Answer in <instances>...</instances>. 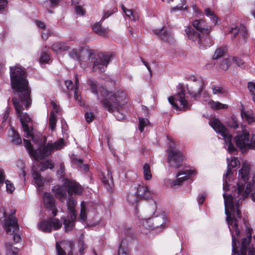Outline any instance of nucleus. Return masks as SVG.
Returning a JSON list of instances; mask_svg holds the SVG:
<instances>
[{
    "label": "nucleus",
    "instance_id": "f257e3e1",
    "mask_svg": "<svg viewBox=\"0 0 255 255\" xmlns=\"http://www.w3.org/2000/svg\"><path fill=\"white\" fill-rule=\"evenodd\" d=\"M10 77L14 95L12 101L16 113L21 123L25 136L34 141L33 128H29L27 125L31 119L26 112H23L28 110L32 103L31 90L26 79L25 72L19 66L11 67L10 68Z\"/></svg>",
    "mask_w": 255,
    "mask_h": 255
},
{
    "label": "nucleus",
    "instance_id": "f03ea898",
    "mask_svg": "<svg viewBox=\"0 0 255 255\" xmlns=\"http://www.w3.org/2000/svg\"><path fill=\"white\" fill-rule=\"evenodd\" d=\"M238 187L235 189V191L227 196L226 193L223 194L225 204V212L226 215V220L229 224L230 230L232 233L235 231L236 234L239 233L237 227L236 222L233 224V222L229 221L230 212L233 213V216L240 218L241 212L240 207L242 204L243 199L247 197L249 195L252 197L253 200L255 202V182H250L248 183L245 190L244 185L240 183L237 184Z\"/></svg>",
    "mask_w": 255,
    "mask_h": 255
},
{
    "label": "nucleus",
    "instance_id": "7ed1b4c3",
    "mask_svg": "<svg viewBox=\"0 0 255 255\" xmlns=\"http://www.w3.org/2000/svg\"><path fill=\"white\" fill-rule=\"evenodd\" d=\"M69 54L73 59L78 60L83 68H86L90 62H93V71L101 73L105 71L111 59L109 55L103 53H99L96 56L94 50L88 48L82 49L79 56L74 49L70 51Z\"/></svg>",
    "mask_w": 255,
    "mask_h": 255
},
{
    "label": "nucleus",
    "instance_id": "20e7f679",
    "mask_svg": "<svg viewBox=\"0 0 255 255\" xmlns=\"http://www.w3.org/2000/svg\"><path fill=\"white\" fill-rule=\"evenodd\" d=\"M192 25L198 32L191 26L187 27L185 32L189 39L201 49L211 46L213 40L210 35L211 29L206 22L202 19H195L192 22Z\"/></svg>",
    "mask_w": 255,
    "mask_h": 255
},
{
    "label": "nucleus",
    "instance_id": "39448f33",
    "mask_svg": "<svg viewBox=\"0 0 255 255\" xmlns=\"http://www.w3.org/2000/svg\"><path fill=\"white\" fill-rule=\"evenodd\" d=\"M229 221L233 222V224H235L236 222L237 227L239 231V233L236 234L235 231H234V233H232V232L230 230L232 237V252L234 253V255H255V247L253 248L252 246L251 245V241L252 240V229L249 227L248 223H247L245 221H244V226L246 229V237H242L241 238V243L240 247V254H239V252L237 251V242H238V244H240V242H238V239L239 238L241 237L242 234L240 233V231L238 227V220L236 218V215L233 216V218L232 219L231 215H230ZM228 227L229 228H230L229 226ZM229 230H230V229H229Z\"/></svg>",
    "mask_w": 255,
    "mask_h": 255
},
{
    "label": "nucleus",
    "instance_id": "423d86ee",
    "mask_svg": "<svg viewBox=\"0 0 255 255\" xmlns=\"http://www.w3.org/2000/svg\"><path fill=\"white\" fill-rule=\"evenodd\" d=\"M91 92L97 96V99L103 104V101L107 100L114 106L122 107L128 103L126 94L121 90L115 93L108 92L102 86L98 87L95 81L92 79L88 81Z\"/></svg>",
    "mask_w": 255,
    "mask_h": 255
},
{
    "label": "nucleus",
    "instance_id": "0eeeda50",
    "mask_svg": "<svg viewBox=\"0 0 255 255\" xmlns=\"http://www.w3.org/2000/svg\"><path fill=\"white\" fill-rule=\"evenodd\" d=\"M0 212L2 213V217L0 219V223L7 234L12 235L18 230L17 220L15 216V212L11 211L7 213L3 208L0 209Z\"/></svg>",
    "mask_w": 255,
    "mask_h": 255
},
{
    "label": "nucleus",
    "instance_id": "6e6552de",
    "mask_svg": "<svg viewBox=\"0 0 255 255\" xmlns=\"http://www.w3.org/2000/svg\"><path fill=\"white\" fill-rule=\"evenodd\" d=\"M209 125L218 133L220 134L224 139L226 144H228V150L230 152L235 151L236 147L232 143V136L229 133L228 130L217 119L211 118L209 122Z\"/></svg>",
    "mask_w": 255,
    "mask_h": 255
},
{
    "label": "nucleus",
    "instance_id": "1a4fd4ad",
    "mask_svg": "<svg viewBox=\"0 0 255 255\" xmlns=\"http://www.w3.org/2000/svg\"><path fill=\"white\" fill-rule=\"evenodd\" d=\"M65 146L64 140L62 138L59 139L58 141L53 143L48 142L43 147H40L36 151L35 159H42L45 156L50 155L54 150H59Z\"/></svg>",
    "mask_w": 255,
    "mask_h": 255
},
{
    "label": "nucleus",
    "instance_id": "9d476101",
    "mask_svg": "<svg viewBox=\"0 0 255 255\" xmlns=\"http://www.w3.org/2000/svg\"><path fill=\"white\" fill-rule=\"evenodd\" d=\"M167 219L165 213H162L159 216L143 220V226L146 229L155 230L159 229L162 231L166 227Z\"/></svg>",
    "mask_w": 255,
    "mask_h": 255
},
{
    "label": "nucleus",
    "instance_id": "9b49d317",
    "mask_svg": "<svg viewBox=\"0 0 255 255\" xmlns=\"http://www.w3.org/2000/svg\"><path fill=\"white\" fill-rule=\"evenodd\" d=\"M168 101L174 108L180 111L189 109L190 106L185 97V93L182 89L174 96L169 97Z\"/></svg>",
    "mask_w": 255,
    "mask_h": 255
},
{
    "label": "nucleus",
    "instance_id": "f8f14e48",
    "mask_svg": "<svg viewBox=\"0 0 255 255\" xmlns=\"http://www.w3.org/2000/svg\"><path fill=\"white\" fill-rule=\"evenodd\" d=\"M250 133L246 128L245 126L242 127V131L239 132L235 137L236 145L239 147L242 152H245L247 149L249 148Z\"/></svg>",
    "mask_w": 255,
    "mask_h": 255
},
{
    "label": "nucleus",
    "instance_id": "ddd939ff",
    "mask_svg": "<svg viewBox=\"0 0 255 255\" xmlns=\"http://www.w3.org/2000/svg\"><path fill=\"white\" fill-rule=\"evenodd\" d=\"M62 223L60 221L55 218H49L47 221H42L38 224L39 229L44 232L50 233L52 229L54 230L60 229Z\"/></svg>",
    "mask_w": 255,
    "mask_h": 255
},
{
    "label": "nucleus",
    "instance_id": "4468645a",
    "mask_svg": "<svg viewBox=\"0 0 255 255\" xmlns=\"http://www.w3.org/2000/svg\"><path fill=\"white\" fill-rule=\"evenodd\" d=\"M183 156L182 153L178 150L169 149L167 162L170 166L179 168L182 164Z\"/></svg>",
    "mask_w": 255,
    "mask_h": 255
},
{
    "label": "nucleus",
    "instance_id": "2eb2a0df",
    "mask_svg": "<svg viewBox=\"0 0 255 255\" xmlns=\"http://www.w3.org/2000/svg\"><path fill=\"white\" fill-rule=\"evenodd\" d=\"M230 32L233 34L232 39L239 36V42L241 44L244 43L248 38V33L244 25L241 24L239 26L232 28Z\"/></svg>",
    "mask_w": 255,
    "mask_h": 255
},
{
    "label": "nucleus",
    "instance_id": "dca6fc26",
    "mask_svg": "<svg viewBox=\"0 0 255 255\" xmlns=\"http://www.w3.org/2000/svg\"><path fill=\"white\" fill-rule=\"evenodd\" d=\"M193 80L195 83L188 89V93L193 98H196L201 95L203 91L204 82L200 79H196L193 77Z\"/></svg>",
    "mask_w": 255,
    "mask_h": 255
},
{
    "label": "nucleus",
    "instance_id": "f3484780",
    "mask_svg": "<svg viewBox=\"0 0 255 255\" xmlns=\"http://www.w3.org/2000/svg\"><path fill=\"white\" fill-rule=\"evenodd\" d=\"M103 105L108 109L109 112L113 113L118 121H122L125 119V115L120 111L119 106H114L107 100L103 101Z\"/></svg>",
    "mask_w": 255,
    "mask_h": 255
},
{
    "label": "nucleus",
    "instance_id": "a211bd4d",
    "mask_svg": "<svg viewBox=\"0 0 255 255\" xmlns=\"http://www.w3.org/2000/svg\"><path fill=\"white\" fill-rule=\"evenodd\" d=\"M133 188L135 189V192L140 200L147 199L152 197V192L146 186L143 184H138L135 185Z\"/></svg>",
    "mask_w": 255,
    "mask_h": 255
},
{
    "label": "nucleus",
    "instance_id": "6ab92c4d",
    "mask_svg": "<svg viewBox=\"0 0 255 255\" xmlns=\"http://www.w3.org/2000/svg\"><path fill=\"white\" fill-rule=\"evenodd\" d=\"M42 198L44 207L51 210L54 216H56L57 209L55 207V201L52 195L50 193L45 192L43 194Z\"/></svg>",
    "mask_w": 255,
    "mask_h": 255
},
{
    "label": "nucleus",
    "instance_id": "aec40b11",
    "mask_svg": "<svg viewBox=\"0 0 255 255\" xmlns=\"http://www.w3.org/2000/svg\"><path fill=\"white\" fill-rule=\"evenodd\" d=\"M227 161L228 170L226 174L223 176V189L224 190H228L229 189L227 178V176H229L232 173L231 168L236 167L239 163L238 159L236 157H232L230 161L229 158H227Z\"/></svg>",
    "mask_w": 255,
    "mask_h": 255
},
{
    "label": "nucleus",
    "instance_id": "412c9836",
    "mask_svg": "<svg viewBox=\"0 0 255 255\" xmlns=\"http://www.w3.org/2000/svg\"><path fill=\"white\" fill-rule=\"evenodd\" d=\"M194 171L191 170H180L176 174L178 177L171 183L172 187L175 188V186L179 185L182 182L188 179V175L193 174Z\"/></svg>",
    "mask_w": 255,
    "mask_h": 255
},
{
    "label": "nucleus",
    "instance_id": "4be33fe9",
    "mask_svg": "<svg viewBox=\"0 0 255 255\" xmlns=\"http://www.w3.org/2000/svg\"><path fill=\"white\" fill-rule=\"evenodd\" d=\"M250 170V165L247 162H244L241 169L239 171V177L245 183L249 179V175Z\"/></svg>",
    "mask_w": 255,
    "mask_h": 255
},
{
    "label": "nucleus",
    "instance_id": "5701e85b",
    "mask_svg": "<svg viewBox=\"0 0 255 255\" xmlns=\"http://www.w3.org/2000/svg\"><path fill=\"white\" fill-rule=\"evenodd\" d=\"M68 192L69 193H74L80 194L83 192V188L78 183L75 181H68Z\"/></svg>",
    "mask_w": 255,
    "mask_h": 255
},
{
    "label": "nucleus",
    "instance_id": "b1692460",
    "mask_svg": "<svg viewBox=\"0 0 255 255\" xmlns=\"http://www.w3.org/2000/svg\"><path fill=\"white\" fill-rule=\"evenodd\" d=\"M8 135L10 138V140L12 143L16 145L21 144L22 139L20 135L13 128H11L8 131Z\"/></svg>",
    "mask_w": 255,
    "mask_h": 255
},
{
    "label": "nucleus",
    "instance_id": "393cba45",
    "mask_svg": "<svg viewBox=\"0 0 255 255\" xmlns=\"http://www.w3.org/2000/svg\"><path fill=\"white\" fill-rule=\"evenodd\" d=\"M55 195L61 201H63L66 198L67 194L65 188L59 186H55L52 189Z\"/></svg>",
    "mask_w": 255,
    "mask_h": 255
},
{
    "label": "nucleus",
    "instance_id": "a878e982",
    "mask_svg": "<svg viewBox=\"0 0 255 255\" xmlns=\"http://www.w3.org/2000/svg\"><path fill=\"white\" fill-rule=\"evenodd\" d=\"M127 201L131 204H135L140 200L138 195L135 192V189L131 187L127 196Z\"/></svg>",
    "mask_w": 255,
    "mask_h": 255
},
{
    "label": "nucleus",
    "instance_id": "bb28decb",
    "mask_svg": "<svg viewBox=\"0 0 255 255\" xmlns=\"http://www.w3.org/2000/svg\"><path fill=\"white\" fill-rule=\"evenodd\" d=\"M211 89L214 95H222L228 92V89L220 84H213L211 85Z\"/></svg>",
    "mask_w": 255,
    "mask_h": 255
},
{
    "label": "nucleus",
    "instance_id": "cd10ccee",
    "mask_svg": "<svg viewBox=\"0 0 255 255\" xmlns=\"http://www.w3.org/2000/svg\"><path fill=\"white\" fill-rule=\"evenodd\" d=\"M76 202L73 199H69L67 201V206L69 212V215L72 220H75L76 218L75 206Z\"/></svg>",
    "mask_w": 255,
    "mask_h": 255
},
{
    "label": "nucleus",
    "instance_id": "c85d7f7f",
    "mask_svg": "<svg viewBox=\"0 0 255 255\" xmlns=\"http://www.w3.org/2000/svg\"><path fill=\"white\" fill-rule=\"evenodd\" d=\"M69 48V46L64 42H56L52 46V49L56 53L66 51Z\"/></svg>",
    "mask_w": 255,
    "mask_h": 255
},
{
    "label": "nucleus",
    "instance_id": "c756f323",
    "mask_svg": "<svg viewBox=\"0 0 255 255\" xmlns=\"http://www.w3.org/2000/svg\"><path fill=\"white\" fill-rule=\"evenodd\" d=\"M155 34L159 36L162 39L169 42L170 39V34L164 29V27L159 29H156L153 30Z\"/></svg>",
    "mask_w": 255,
    "mask_h": 255
},
{
    "label": "nucleus",
    "instance_id": "7c9ffc66",
    "mask_svg": "<svg viewBox=\"0 0 255 255\" xmlns=\"http://www.w3.org/2000/svg\"><path fill=\"white\" fill-rule=\"evenodd\" d=\"M93 29L97 34L103 37L107 36L108 30L102 27L100 22L95 23L93 26Z\"/></svg>",
    "mask_w": 255,
    "mask_h": 255
},
{
    "label": "nucleus",
    "instance_id": "2f4dec72",
    "mask_svg": "<svg viewBox=\"0 0 255 255\" xmlns=\"http://www.w3.org/2000/svg\"><path fill=\"white\" fill-rule=\"evenodd\" d=\"M5 248L8 255H18V249L13 247L11 243H6Z\"/></svg>",
    "mask_w": 255,
    "mask_h": 255
},
{
    "label": "nucleus",
    "instance_id": "473e14b6",
    "mask_svg": "<svg viewBox=\"0 0 255 255\" xmlns=\"http://www.w3.org/2000/svg\"><path fill=\"white\" fill-rule=\"evenodd\" d=\"M241 116L242 118L245 119L249 124H251L255 122V118L253 114L250 112L242 111Z\"/></svg>",
    "mask_w": 255,
    "mask_h": 255
},
{
    "label": "nucleus",
    "instance_id": "72a5a7b5",
    "mask_svg": "<svg viewBox=\"0 0 255 255\" xmlns=\"http://www.w3.org/2000/svg\"><path fill=\"white\" fill-rule=\"evenodd\" d=\"M143 173L144 178L146 180H149L152 178L150 168L148 164L145 163L143 166Z\"/></svg>",
    "mask_w": 255,
    "mask_h": 255
},
{
    "label": "nucleus",
    "instance_id": "f704fd0d",
    "mask_svg": "<svg viewBox=\"0 0 255 255\" xmlns=\"http://www.w3.org/2000/svg\"><path fill=\"white\" fill-rule=\"evenodd\" d=\"M32 176L34 179L35 184L38 187H41L43 185L44 181L39 173L36 171L33 172L32 173Z\"/></svg>",
    "mask_w": 255,
    "mask_h": 255
},
{
    "label": "nucleus",
    "instance_id": "c9c22d12",
    "mask_svg": "<svg viewBox=\"0 0 255 255\" xmlns=\"http://www.w3.org/2000/svg\"><path fill=\"white\" fill-rule=\"evenodd\" d=\"M57 123V118L54 111L51 112L49 118V127L51 130H54L55 128Z\"/></svg>",
    "mask_w": 255,
    "mask_h": 255
},
{
    "label": "nucleus",
    "instance_id": "e433bc0d",
    "mask_svg": "<svg viewBox=\"0 0 255 255\" xmlns=\"http://www.w3.org/2000/svg\"><path fill=\"white\" fill-rule=\"evenodd\" d=\"M23 141L24 143V146L28 151V152L30 154V155L33 156L34 158H35V154L36 153V151L34 150L33 149L30 141L27 139H24Z\"/></svg>",
    "mask_w": 255,
    "mask_h": 255
},
{
    "label": "nucleus",
    "instance_id": "4c0bfd02",
    "mask_svg": "<svg viewBox=\"0 0 255 255\" xmlns=\"http://www.w3.org/2000/svg\"><path fill=\"white\" fill-rule=\"evenodd\" d=\"M63 220V224L64 225V228L66 232L71 231L74 226V220L71 218V220H66L65 217L62 218Z\"/></svg>",
    "mask_w": 255,
    "mask_h": 255
},
{
    "label": "nucleus",
    "instance_id": "58836bf2",
    "mask_svg": "<svg viewBox=\"0 0 255 255\" xmlns=\"http://www.w3.org/2000/svg\"><path fill=\"white\" fill-rule=\"evenodd\" d=\"M209 104L212 109L214 110H219L228 108V105L223 104L219 102L211 101Z\"/></svg>",
    "mask_w": 255,
    "mask_h": 255
},
{
    "label": "nucleus",
    "instance_id": "ea45409f",
    "mask_svg": "<svg viewBox=\"0 0 255 255\" xmlns=\"http://www.w3.org/2000/svg\"><path fill=\"white\" fill-rule=\"evenodd\" d=\"M205 13L207 16L209 17L213 21L214 25H216L218 22V17L215 15L214 13L209 8H207L205 10Z\"/></svg>",
    "mask_w": 255,
    "mask_h": 255
},
{
    "label": "nucleus",
    "instance_id": "a19ab883",
    "mask_svg": "<svg viewBox=\"0 0 255 255\" xmlns=\"http://www.w3.org/2000/svg\"><path fill=\"white\" fill-rule=\"evenodd\" d=\"M149 121L147 119L142 118H139V129L142 132L143 131L144 128L149 125Z\"/></svg>",
    "mask_w": 255,
    "mask_h": 255
},
{
    "label": "nucleus",
    "instance_id": "79ce46f5",
    "mask_svg": "<svg viewBox=\"0 0 255 255\" xmlns=\"http://www.w3.org/2000/svg\"><path fill=\"white\" fill-rule=\"evenodd\" d=\"M124 12L125 13L127 17L132 19L133 21H135L138 19V16L136 13L133 12V11L131 9H127Z\"/></svg>",
    "mask_w": 255,
    "mask_h": 255
},
{
    "label": "nucleus",
    "instance_id": "37998d69",
    "mask_svg": "<svg viewBox=\"0 0 255 255\" xmlns=\"http://www.w3.org/2000/svg\"><path fill=\"white\" fill-rule=\"evenodd\" d=\"M225 53L226 49L223 47H220L216 50L213 58L214 59H217L223 56Z\"/></svg>",
    "mask_w": 255,
    "mask_h": 255
},
{
    "label": "nucleus",
    "instance_id": "c03bdc74",
    "mask_svg": "<svg viewBox=\"0 0 255 255\" xmlns=\"http://www.w3.org/2000/svg\"><path fill=\"white\" fill-rule=\"evenodd\" d=\"M55 246L57 255H66V252L63 249L65 248L64 246L62 247L59 243L56 242Z\"/></svg>",
    "mask_w": 255,
    "mask_h": 255
},
{
    "label": "nucleus",
    "instance_id": "a18cd8bd",
    "mask_svg": "<svg viewBox=\"0 0 255 255\" xmlns=\"http://www.w3.org/2000/svg\"><path fill=\"white\" fill-rule=\"evenodd\" d=\"M124 241H122L120 245L118 254L119 255H128V249L123 246Z\"/></svg>",
    "mask_w": 255,
    "mask_h": 255
},
{
    "label": "nucleus",
    "instance_id": "49530a36",
    "mask_svg": "<svg viewBox=\"0 0 255 255\" xmlns=\"http://www.w3.org/2000/svg\"><path fill=\"white\" fill-rule=\"evenodd\" d=\"M227 124L229 127L233 128V129H236L239 127L237 121L235 120V118H232L231 119L229 120L227 122Z\"/></svg>",
    "mask_w": 255,
    "mask_h": 255
},
{
    "label": "nucleus",
    "instance_id": "de8ad7c7",
    "mask_svg": "<svg viewBox=\"0 0 255 255\" xmlns=\"http://www.w3.org/2000/svg\"><path fill=\"white\" fill-rule=\"evenodd\" d=\"M54 168V164L51 160H47L42 164L41 170H44L46 169L49 168L52 169Z\"/></svg>",
    "mask_w": 255,
    "mask_h": 255
},
{
    "label": "nucleus",
    "instance_id": "09e8293b",
    "mask_svg": "<svg viewBox=\"0 0 255 255\" xmlns=\"http://www.w3.org/2000/svg\"><path fill=\"white\" fill-rule=\"evenodd\" d=\"M50 60V56L46 52H42L39 58V61L41 63H47Z\"/></svg>",
    "mask_w": 255,
    "mask_h": 255
},
{
    "label": "nucleus",
    "instance_id": "8fccbe9b",
    "mask_svg": "<svg viewBox=\"0 0 255 255\" xmlns=\"http://www.w3.org/2000/svg\"><path fill=\"white\" fill-rule=\"evenodd\" d=\"M80 218L83 221H85L87 219L86 210V207L84 205V203H81V209L80 213Z\"/></svg>",
    "mask_w": 255,
    "mask_h": 255
},
{
    "label": "nucleus",
    "instance_id": "3c124183",
    "mask_svg": "<svg viewBox=\"0 0 255 255\" xmlns=\"http://www.w3.org/2000/svg\"><path fill=\"white\" fill-rule=\"evenodd\" d=\"M85 117L86 121L88 123H91L94 120L95 115L92 112L90 111H87L85 114Z\"/></svg>",
    "mask_w": 255,
    "mask_h": 255
},
{
    "label": "nucleus",
    "instance_id": "603ef678",
    "mask_svg": "<svg viewBox=\"0 0 255 255\" xmlns=\"http://www.w3.org/2000/svg\"><path fill=\"white\" fill-rule=\"evenodd\" d=\"M233 61L238 66L241 68H244L245 67L244 62L240 58L238 57H233Z\"/></svg>",
    "mask_w": 255,
    "mask_h": 255
},
{
    "label": "nucleus",
    "instance_id": "864d4df0",
    "mask_svg": "<svg viewBox=\"0 0 255 255\" xmlns=\"http://www.w3.org/2000/svg\"><path fill=\"white\" fill-rule=\"evenodd\" d=\"M5 183L6 184V191L10 193H12L15 189L13 184L8 180H5Z\"/></svg>",
    "mask_w": 255,
    "mask_h": 255
},
{
    "label": "nucleus",
    "instance_id": "5fc2aeb1",
    "mask_svg": "<svg viewBox=\"0 0 255 255\" xmlns=\"http://www.w3.org/2000/svg\"><path fill=\"white\" fill-rule=\"evenodd\" d=\"M220 68L223 70H227L229 67V63L227 59H224L220 64Z\"/></svg>",
    "mask_w": 255,
    "mask_h": 255
},
{
    "label": "nucleus",
    "instance_id": "6e6d98bb",
    "mask_svg": "<svg viewBox=\"0 0 255 255\" xmlns=\"http://www.w3.org/2000/svg\"><path fill=\"white\" fill-rule=\"evenodd\" d=\"M75 9L76 14L78 15H83L85 14V10L80 5H76Z\"/></svg>",
    "mask_w": 255,
    "mask_h": 255
},
{
    "label": "nucleus",
    "instance_id": "4d7b16f0",
    "mask_svg": "<svg viewBox=\"0 0 255 255\" xmlns=\"http://www.w3.org/2000/svg\"><path fill=\"white\" fill-rule=\"evenodd\" d=\"M102 181L104 183L107 190H108L109 191L112 190V187L111 186V184L110 183L109 179H107L106 177L104 176L102 179Z\"/></svg>",
    "mask_w": 255,
    "mask_h": 255
},
{
    "label": "nucleus",
    "instance_id": "13d9d810",
    "mask_svg": "<svg viewBox=\"0 0 255 255\" xmlns=\"http://www.w3.org/2000/svg\"><path fill=\"white\" fill-rule=\"evenodd\" d=\"M65 84L67 87V89L69 90H75V86L71 80H66L65 81Z\"/></svg>",
    "mask_w": 255,
    "mask_h": 255
},
{
    "label": "nucleus",
    "instance_id": "bf43d9fd",
    "mask_svg": "<svg viewBox=\"0 0 255 255\" xmlns=\"http://www.w3.org/2000/svg\"><path fill=\"white\" fill-rule=\"evenodd\" d=\"M74 98L75 99L80 103V105L82 106V98L80 96L78 95V90L76 88L74 91Z\"/></svg>",
    "mask_w": 255,
    "mask_h": 255
},
{
    "label": "nucleus",
    "instance_id": "052dcab7",
    "mask_svg": "<svg viewBox=\"0 0 255 255\" xmlns=\"http://www.w3.org/2000/svg\"><path fill=\"white\" fill-rule=\"evenodd\" d=\"M64 171L65 167L64 165L60 164L59 169L57 171V174L60 176V177H62L64 176Z\"/></svg>",
    "mask_w": 255,
    "mask_h": 255
},
{
    "label": "nucleus",
    "instance_id": "680f3d73",
    "mask_svg": "<svg viewBox=\"0 0 255 255\" xmlns=\"http://www.w3.org/2000/svg\"><path fill=\"white\" fill-rule=\"evenodd\" d=\"M253 148L255 149V134H253L252 139L250 140L249 148Z\"/></svg>",
    "mask_w": 255,
    "mask_h": 255
},
{
    "label": "nucleus",
    "instance_id": "e2e57ef3",
    "mask_svg": "<svg viewBox=\"0 0 255 255\" xmlns=\"http://www.w3.org/2000/svg\"><path fill=\"white\" fill-rule=\"evenodd\" d=\"M51 105L53 107L54 111L58 113L60 111V108L54 101L51 102Z\"/></svg>",
    "mask_w": 255,
    "mask_h": 255
},
{
    "label": "nucleus",
    "instance_id": "0e129e2a",
    "mask_svg": "<svg viewBox=\"0 0 255 255\" xmlns=\"http://www.w3.org/2000/svg\"><path fill=\"white\" fill-rule=\"evenodd\" d=\"M206 195L204 194H201L198 197V202L199 204H202L205 199Z\"/></svg>",
    "mask_w": 255,
    "mask_h": 255
},
{
    "label": "nucleus",
    "instance_id": "69168bd1",
    "mask_svg": "<svg viewBox=\"0 0 255 255\" xmlns=\"http://www.w3.org/2000/svg\"><path fill=\"white\" fill-rule=\"evenodd\" d=\"M113 13L112 11L107 10L104 12L102 19H105L108 18Z\"/></svg>",
    "mask_w": 255,
    "mask_h": 255
},
{
    "label": "nucleus",
    "instance_id": "338daca9",
    "mask_svg": "<svg viewBox=\"0 0 255 255\" xmlns=\"http://www.w3.org/2000/svg\"><path fill=\"white\" fill-rule=\"evenodd\" d=\"M50 35V32L48 31H42L41 33V36L43 39H47L48 37Z\"/></svg>",
    "mask_w": 255,
    "mask_h": 255
},
{
    "label": "nucleus",
    "instance_id": "774afa93",
    "mask_svg": "<svg viewBox=\"0 0 255 255\" xmlns=\"http://www.w3.org/2000/svg\"><path fill=\"white\" fill-rule=\"evenodd\" d=\"M13 240L15 243H18L20 241L21 237L19 235L16 234H13Z\"/></svg>",
    "mask_w": 255,
    "mask_h": 255
}]
</instances>
